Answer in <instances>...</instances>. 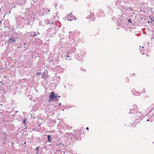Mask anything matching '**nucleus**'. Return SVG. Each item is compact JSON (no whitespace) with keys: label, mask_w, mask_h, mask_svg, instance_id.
<instances>
[{"label":"nucleus","mask_w":154,"mask_h":154,"mask_svg":"<svg viewBox=\"0 0 154 154\" xmlns=\"http://www.w3.org/2000/svg\"><path fill=\"white\" fill-rule=\"evenodd\" d=\"M24 144H26V142H25L24 143Z\"/></svg>","instance_id":"obj_42"},{"label":"nucleus","mask_w":154,"mask_h":154,"mask_svg":"<svg viewBox=\"0 0 154 154\" xmlns=\"http://www.w3.org/2000/svg\"><path fill=\"white\" fill-rule=\"evenodd\" d=\"M75 48L72 47L71 50H69L67 52V53L65 55V57H66V59L67 60H72L73 58L75 57L74 52Z\"/></svg>","instance_id":"obj_1"},{"label":"nucleus","mask_w":154,"mask_h":154,"mask_svg":"<svg viewBox=\"0 0 154 154\" xmlns=\"http://www.w3.org/2000/svg\"><path fill=\"white\" fill-rule=\"evenodd\" d=\"M149 121V120L148 119L147 120V121Z\"/></svg>","instance_id":"obj_36"},{"label":"nucleus","mask_w":154,"mask_h":154,"mask_svg":"<svg viewBox=\"0 0 154 154\" xmlns=\"http://www.w3.org/2000/svg\"><path fill=\"white\" fill-rule=\"evenodd\" d=\"M57 94H55L54 92H52L51 93L49 96V99H51L50 100H49V102H50L51 101L55 99L56 98H57Z\"/></svg>","instance_id":"obj_4"},{"label":"nucleus","mask_w":154,"mask_h":154,"mask_svg":"<svg viewBox=\"0 0 154 154\" xmlns=\"http://www.w3.org/2000/svg\"><path fill=\"white\" fill-rule=\"evenodd\" d=\"M153 143H154V142H153Z\"/></svg>","instance_id":"obj_47"},{"label":"nucleus","mask_w":154,"mask_h":154,"mask_svg":"<svg viewBox=\"0 0 154 154\" xmlns=\"http://www.w3.org/2000/svg\"><path fill=\"white\" fill-rule=\"evenodd\" d=\"M48 22H49V20H48Z\"/></svg>","instance_id":"obj_39"},{"label":"nucleus","mask_w":154,"mask_h":154,"mask_svg":"<svg viewBox=\"0 0 154 154\" xmlns=\"http://www.w3.org/2000/svg\"><path fill=\"white\" fill-rule=\"evenodd\" d=\"M123 9H124L123 10L124 11H125V10H128V11H130V9L131 10H132V9L131 8H129L127 7H125L123 8Z\"/></svg>","instance_id":"obj_15"},{"label":"nucleus","mask_w":154,"mask_h":154,"mask_svg":"<svg viewBox=\"0 0 154 154\" xmlns=\"http://www.w3.org/2000/svg\"><path fill=\"white\" fill-rule=\"evenodd\" d=\"M126 79H127V80H128V78H127Z\"/></svg>","instance_id":"obj_38"},{"label":"nucleus","mask_w":154,"mask_h":154,"mask_svg":"<svg viewBox=\"0 0 154 154\" xmlns=\"http://www.w3.org/2000/svg\"><path fill=\"white\" fill-rule=\"evenodd\" d=\"M144 48V47H142V48Z\"/></svg>","instance_id":"obj_45"},{"label":"nucleus","mask_w":154,"mask_h":154,"mask_svg":"<svg viewBox=\"0 0 154 154\" xmlns=\"http://www.w3.org/2000/svg\"><path fill=\"white\" fill-rule=\"evenodd\" d=\"M35 150L37 151V153H38V152L39 151V146H38L36 148H35Z\"/></svg>","instance_id":"obj_18"},{"label":"nucleus","mask_w":154,"mask_h":154,"mask_svg":"<svg viewBox=\"0 0 154 154\" xmlns=\"http://www.w3.org/2000/svg\"><path fill=\"white\" fill-rule=\"evenodd\" d=\"M25 23H26L27 25L29 24L30 22L32 20V18L30 17H26L25 18Z\"/></svg>","instance_id":"obj_7"},{"label":"nucleus","mask_w":154,"mask_h":154,"mask_svg":"<svg viewBox=\"0 0 154 154\" xmlns=\"http://www.w3.org/2000/svg\"><path fill=\"white\" fill-rule=\"evenodd\" d=\"M83 55H82L80 53V54H78L77 57V59L79 60H81L83 58V57L85 56V53L83 52Z\"/></svg>","instance_id":"obj_8"},{"label":"nucleus","mask_w":154,"mask_h":154,"mask_svg":"<svg viewBox=\"0 0 154 154\" xmlns=\"http://www.w3.org/2000/svg\"><path fill=\"white\" fill-rule=\"evenodd\" d=\"M60 97V96H57V97L59 98V97Z\"/></svg>","instance_id":"obj_35"},{"label":"nucleus","mask_w":154,"mask_h":154,"mask_svg":"<svg viewBox=\"0 0 154 154\" xmlns=\"http://www.w3.org/2000/svg\"><path fill=\"white\" fill-rule=\"evenodd\" d=\"M139 94V93L137 91H135V92H133V94L135 96L138 95Z\"/></svg>","instance_id":"obj_17"},{"label":"nucleus","mask_w":154,"mask_h":154,"mask_svg":"<svg viewBox=\"0 0 154 154\" xmlns=\"http://www.w3.org/2000/svg\"><path fill=\"white\" fill-rule=\"evenodd\" d=\"M37 35V34L35 32H31L29 33V35L30 37H36Z\"/></svg>","instance_id":"obj_9"},{"label":"nucleus","mask_w":154,"mask_h":154,"mask_svg":"<svg viewBox=\"0 0 154 154\" xmlns=\"http://www.w3.org/2000/svg\"><path fill=\"white\" fill-rule=\"evenodd\" d=\"M73 137L74 138H75L76 137V136L75 135H74V136H73Z\"/></svg>","instance_id":"obj_31"},{"label":"nucleus","mask_w":154,"mask_h":154,"mask_svg":"<svg viewBox=\"0 0 154 154\" xmlns=\"http://www.w3.org/2000/svg\"><path fill=\"white\" fill-rule=\"evenodd\" d=\"M130 110H131L129 113H130V114H137V112H136V110L132 108H130Z\"/></svg>","instance_id":"obj_11"},{"label":"nucleus","mask_w":154,"mask_h":154,"mask_svg":"<svg viewBox=\"0 0 154 154\" xmlns=\"http://www.w3.org/2000/svg\"><path fill=\"white\" fill-rule=\"evenodd\" d=\"M57 98H55V99H54V100H55L56 101H57V100H58V99H57Z\"/></svg>","instance_id":"obj_30"},{"label":"nucleus","mask_w":154,"mask_h":154,"mask_svg":"<svg viewBox=\"0 0 154 154\" xmlns=\"http://www.w3.org/2000/svg\"><path fill=\"white\" fill-rule=\"evenodd\" d=\"M143 92L144 91V89H143Z\"/></svg>","instance_id":"obj_44"},{"label":"nucleus","mask_w":154,"mask_h":154,"mask_svg":"<svg viewBox=\"0 0 154 154\" xmlns=\"http://www.w3.org/2000/svg\"><path fill=\"white\" fill-rule=\"evenodd\" d=\"M137 116H139L140 118H141L142 117V114H141V113L139 112L138 115Z\"/></svg>","instance_id":"obj_22"},{"label":"nucleus","mask_w":154,"mask_h":154,"mask_svg":"<svg viewBox=\"0 0 154 154\" xmlns=\"http://www.w3.org/2000/svg\"><path fill=\"white\" fill-rule=\"evenodd\" d=\"M70 134H71L70 136H72V137H73L74 135L73 134H72V133H71Z\"/></svg>","instance_id":"obj_29"},{"label":"nucleus","mask_w":154,"mask_h":154,"mask_svg":"<svg viewBox=\"0 0 154 154\" xmlns=\"http://www.w3.org/2000/svg\"><path fill=\"white\" fill-rule=\"evenodd\" d=\"M59 145L60 146H64V145L63 144H62V143H60V144H59Z\"/></svg>","instance_id":"obj_27"},{"label":"nucleus","mask_w":154,"mask_h":154,"mask_svg":"<svg viewBox=\"0 0 154 154\" xmlns=\"http://www.w3.org/2000/svg\"><path fill=\"white\" fill-rule=\"evenodd\" d=\"M48 71L47 70H45L42 76V78L44 79L48 78Z\"/></svg>","instance_id":"obj_6"},{"label":"nucleus","mask_w":154,"mask_h":154,"mask_svg":"<svg viewBox=\"0 0 154 154\" xmlns=\"http://www.w3.org/2000/svg\"><path fill=\"white\" fill-rule=\"evenodd\" d=\"M72 33V32L70 31V32H69V34H70V33Z\"/></svg>","instance_id":"obj_34"},{"label":"nucleus","mask_w":154,"mask_h":154,"mask_svg":"<svg viewBox=\"0 0 154 154\" xmlns=\"http://www.w3.org/2000/svg\"><path fill=\"white\" fill-rule=\"evenodd\" d=\"M50 11V10H49H49H48V12H49V11Z\"/></svg>","instance_id":"obj_37"},{"label":"nucleus","mask_w":154,"mask_h":154,"mask_svg":"<svg viewBox=\"0 0 154 154\" xmlns=\"http://www.w3.org/2000/svg\"><path fill=\"white\" fill-rule=\"evenodd\" d=\"M26 120H27L26 119H24V120H23V122L24 123V124H25V125L26 124Z\"/></svg>","instance_id":"obj_23"},{"label":"nucleus","mask_w":154,"mask_h":154,"mask_svg":"<svg viewBox=\"0 0 154 154\" xmlns=\"http://www.w3.org/2000/svg\"><path fill=\"white\" fill-rule=\"evenodd\" d=\"M128 21L130 22V23H132L131 22V19H128Z\"/></svg>","instance_id":"obj_25"},{"label":"nucleus","mask_w":154,"mask_h":154,"mask_svg":"<svg viewBox=\"0 0 154 154\" xmlns=\"http://www.w3.org/2000/svg\"><path fill=\"white\" fill-rule=\"evenodd\" d=\"M86 129L87 130H89V128H88V127H87V128H86Z\"/></svg>","instance_id":"obj_32"},{"label":"nucleus","mask_w":154,"mask_h":154,"mask_svg":"<svg viewBox=\"0 0 154 154\" xmlns=\"http://www.w3.org/2000/svg\"><path fill=\"white\" fill-rule=\"evenodd\" d=\"M59 106H60L61 105V103H59Z\"/></svg>","instance_id":"obj_33"},{"label":"nucleus","mask_w":154,"mask_h":154,"mask_svg":"<svg viewBox=\"0 0 154 154\" xmlns=\"http://www.w3.org/2000/svg\"><path fill=\"white\" fill-rule=\"evenodd\" d=\"M3 82H4V81H2V82H0V83H2V85H4V83H3Z\"/></svg>","instance_id":"obj_28"},{"label":"nucleus","mask_w":154,"mask_h":154,"mask_svg":"<svg viewBox=\"0 0 154 154\" xmlns=\"http://www.w3.org/2000/svg\"><path fill=\"white\" fill-rule=\"evenodd\" d=\"M37 33H38V34L39 35V33L38 32H37Z\"/></svg>","instance_id":"obj_41"},{"label":"nucleus","mask_w":154,"mask_h":154,"mask_svg":"<svg viewBox=\"0 0 154 154\" xmlns=\"http://www.w3.org/2000/svg\"><path fill=\"white\" fill-rule=\"evenodd\" d=\"M18 38V37H15L14 36L12 35L11 38H10L7 41L8 43H12L15 42L16 39Z\"/></svg>","instance_id":"obj_3"},{"label":"nucleus","mask_w":154,"mask_h":154,"mask_svg":"<svg viewBox=\"0 0 154 154\" xmlns=\"http://www.w3.org/2000/svg\"><path fill=\"white\" fill-rule=\"evenodd\" d=\"M95 18L94 17V14H93V16H91V17H90L89 18V20H91L92 21H94L95 20Z\"/></svg>","instance_id":"obj_14"},{"label":"nucleus","mask_w":154,"mask_h":154,"mask_svg":"<svg viewBox=\"0 0 154 154\" xmlns=\"http://www.w3.org/2000/svg\"><path fill=\"white\" fill-rule=\"evenodd\" d=\"M99 12L100 13L98 14V16L100 17H103L104 15V14L103 11L101 10H100V11Z\"/></svg>","instance_id":"obj_12"},{"label":"nucleus","mask_w":154,"mask_h":154,"mask_svg":"<svg viewBox=\"0 0 154 154\" xmlns=\"http://www.w3.org/2000/svg\"><path fill=\"white\" fill-rule=\"evenodd\" d=\"M47 138L48 139L47 142H51L52 140V139H51V137L50 135H48L47 136Z\"/></svg>","instance_id":"obj_13"},{"label":"nucleus","mask_w":154,"mask_h":154,"mask_svg":"<svg viewBox=\"0 0 154 154\" xmlns=\"http://www.w3.org/2000/svg\"><path fill=\"white\" fill-rule=\"evenodd\" d=\"M64 87L65 88H66V86H64Z\"/></svg>","instance_id":"obj_43"},{"label":"nucleus","mask_w":154,"mask_h":154,"mask_svg":"<svg viewBox=\"0 0 154 154\" xmlns=\"http://www.w3.org/2000/svg\"><path fill=\"white\" fill-rule=\"evenodd\" d=\"M86 15L87 16L86 18L88 19H89L90 17L93 16V13H92V12H88L87 13Z\"/></svg>","instance_id":"obj_10"},{"label":"nucleus","mask_w":154,"mask_h":154,"mask_svg":"<svg viewBox=\"0 0 154 154\" xmlns=\"http://www.w3.org/2000/svg\"><path fill=\"white\" fill-rule=\"evenodd\" d=\"M150 17L149 19L151 20V21H153L154 20V17Z\"/></svg>","instance_id":"obj_20"},{"label":"nucleus","mask_w":154,"mask_h":154,"mask_svg":"<svg viewBox=\"0 0 154 154\" xmlns=\"http://www.w3.org/2000/svg\"><path fill=\"white\" fill-rule=\"evenodd\" d=\"M47 32L48 34L50 35L51 36L54 34L56 33L55 28H50L47 30Z\"/></svg>","instance_id":"obj_2"},{"label":"nucleus","mask_w":154,"mask_h":154,"mask_svg":"<svg viewBox=\"0 0 154 154\" xmlns=\"http://www.w3.org/2000/svg\"><path fill=\"white\" fill-rule=\"evenodd\" d=\"M20 17H21V16H19Z\"/></svg>","instance_id":"obj_46"},{"label":"nucleus","mask_w":154,"mask_h":154,"mask_svg":"<svg viewBox=\"0 0 154 154\" xmlns=\"http://www.w3.org/2000/svg\"><path fill=\"white\" fill-rule=\"evenodd\" d=\"M132 108L136 110V112H137V108L136 105H133Z\"/></svg>","instance_id":"obj_16"},{"label":"nucleus","mask_w":154,"mask_h":154,"mask_svg":"<svg viewBox=\"0 0 154 154\" xmlns=\"http://www.w3.org/2000/svg\"><path fill=\"white\" fill-rule=\"evenodd\" d=\"M67 20L70 21H71L73 20H76L75 17L73 16L72 13H71L70 14H68L67 15Z\"/></svg>","instance_id":"obj_5"},{"label":"nucleus","mask_w":154,"mask_h":154,"mask_svg":"<svg viewBox=\"0 0 154 154\" xmlns=\"http://www.w3.org/2000/svg\"><path fill=\"white\" fill-rule=\"evenodd\" d=\"M81 70L82 71H83V72H85L86 71V69H85L84 68H82L81 69Z\"/></svg>","instance_id":"obj_26"},{"label":"nucleus","mask_w":154,"mask_h":154,"mask_svg":"<svg viewBox=\"0 0 154 154\" xmlns=\"http://www.w3.org/2000/svg\"><path fill=\"white\" fill-rule=\"evenodd\" d=\"M72 137H71V139H72Z\"/></svg>","instance_id":"obj_40"},{"label":"nucleus","mask_w":154,"mask_h":154,"mask_svg":"<svg viewBox=\"0 0 154 154\" xmlns=\"http://www.w3.org/2000/svg\"><path fill=\"white\" fill-rule=\"evenodd\" d=\"M57 3H55L54 4V6L56 8V7L57 6Z\"/></svg>","instance_id":"obj_24"},{"label":"nucleus","mask_w":154,"mask_h":154,"mask_svg":"<svg viewBox=\"0 0 154 154\" xmlns=\"http://www.w3.org/2000/svg\"><path fill=\"white\" fill-rule=\"evenodd\" d=\"M42 74V73L41 72H39L37 73V75L38 76L39 75H40Z\"/></svg>","instance_id":"obj_21"},{"label":"nucleus","mask_w":154,"mask_h":154,"mask_svg":"<svg viewBox=\"0 0 154 154\" xmlns=\"http://www.w3.org/2000/svg\"><path fill=\"white\" fill-rule=\"evenodd\" d=\"M149 9L150 10V11L152 13H154V10H153V9L152 8H150Z\"/></svg>","instance_id":"obj_19"}]
</instances>
